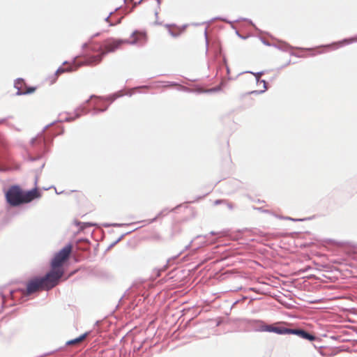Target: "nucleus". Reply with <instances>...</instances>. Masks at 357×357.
I'll return each instance as SVG.
<instances>
[{
	"label": "nucleus",
	"instance_id": "f257e3e1",
	"mask_svg": "<svg viewBox=\"0 0 357 357\" xmlns=\"http://www.w3.org/2000/svg\"><path fill=\"white\" fill-rule=\"evenodd\" d=\"M40 196V192L37 188L24 191L19 185L10 186L5 194L6 200L10 206H18L29 203Z\"/></svg>",
	"mask_w": 357,
	"mask_h": 357
},
{
	"label": "nucleus",
	"instance_id": "f03ea898",
	"mask_svg": "<svg viewBox=\"0 0 357 357\" xmlns=\"http://www.w3.org/2000/svg\"><path fill=\"white\" fill-rule=\"evenodd\" d=\"M73 246L70 244L66 245L59 252L55 254L51 261V271L47 273L59 284L60 278L64 274L63 264L68 259Z\"/></svg>",
	"mask_w": 357,
	"mask_h": 357
},
{
	"label": "nucleus",
	"instance_id": "7ed1b4c3",
	"mask_svg": "<svg viewBox=\"0 0 357 357\" xmlns=\"http://www.w3.org/2000/svg\"><path fill=\"white\" fill-rule=\"evenodd\" d=\"M126 43H128V40L116 39L113 38L105 40L103 42V50L102 53L86 57L83 61V64L96 66L100 63L106 54L114 52L115 51L121 49L123 45L126 44Z\"/></svg>",
	"mask_w": 357,
	"mask_h": 357
},
{
	"label": "nucleus",
	"instance_id": "20e7f679",
	"mask_svg": "<svg viewBox=\"0 0 357 357\" xmlns=\"http://www.w3.org/2000/svg\"><path fill=\"white\" fill-rule=\"evenodd\" d=\"M58 283L47 273L42 278H34L26 282V289L23 290L24 295H31L37 291L50 290L56 286Z\"/></svg>",
	"mask_w": 357,
	"mask_h": 357
},
{
	"label": "nucleus",
	"instance_id": "39448f33",
	"mask_svg": "<svg viewBox=\"0 0 357 357\" xmlns=\"http://www.w3.org/2000/svg\"><path fill=\"white\" fill-rule=\"evenodd\" d=\"M128 40V43H126V44H144L147 40V33L144 31H135L130 36V40Z\"/></svg>",
	"mask_w": 357,
	"mask_h": 357
},
{
	"label": "nucleus",
	"instance_id": "423d86ee",
	"mask_svg": "<svg viewBox=\"0 0 357 357\" xmlns=\"http://www.w3.org/2000/svg\"><path fill=\"white\" fill-rule=\"evenodd\" d=\"M84 48L87 52H97L101 54L103 50V43H88L84 45Z\"/></svg>",
	"mask_w": 357,
	"mask_h": 357
},
{
	"label": "nucleus",
	"instance_id": "0eeeda50",
	"mask_svg": "<svg viewBox=\"0 0 357 357\" xmlns=\"http://www.w3.org/2000/svg\"><path fill=\"white\" fill-rule=\"evenodd\" d=\"M266 330L269 332H274L278 334H291L292 329L284 327H277L273 326H267Z\"/></svg>",
	"mask_w": 357,
	"mask_h": 357
},
{
	"label": "nucleus",
	"instance_id": "6e6552de",
	"mask_svg": "<svg viewBox=\"0 0 357 357\" xmlns=\"http://www.w3.org/2000/svg\"><path fill=\"white\" fill-rule=\"evenodd\" d=\"M291 334L296 335L310 341H314L315 340V337L314 335L301 329H292Z\"/></svg>",
	"mask_w": 357,
	"mask_h": 357
},
{
	"label": "nucleus",
	"instance_id": "1a4fd4ad",
	"mask_svg": "<svg viewBox=\"0 0 357 357\" xmlns=\"http://www.w3.org/2000/svg\"><path fill=\"white\" fill-rule=\"evenodd\" d=\"M87 336V333H84L82 335H80L79 337H78L77 338H75L74 340H71L70 341H68L67 342V344L68 345H73V344H78L81 342H82Z\"/></svg>",
	"mask_w": 357,
	"mask_h": 357
},
{
	"label": "nucleus",
	"instance_id": "9d476101",
	"mask_svg": "<svg viewBox=\"0 0 357 357\" xmlns=\"http://www.w3.org/2000/svg\"><path fill=\"white\" fill-rule=\"evenodd\" d=\"M182 31V29H178L175 26H170L169 29V33L174 37H176L180 35Z\"/></svg>",
	"mask_w": 357,
	"mask_h": 357
},
{
	"label": "nucleus",
	"instance_id": "9b49d317",
	"mask_svg": "<svg viewBox=\"0 0 357 357\" xmlns=\"http://www.w3.org/2000/svg\"><path fill=\"white\" fill-rule=\"evenodd\" d=\"M73 70L72 68H70L69 70H66L65 68H59L56 72V75H61V73L66 72V71H72Z\"/></svg>",
	"mask_w": 357,
	"mask_h": 357
},
{
	"label": "nucleus",
	"instance_id": "f8f14e48",
	"mask_svg": "<svg viewBox=\"0 0 357 357\" xmlns=\"http://www.w3.org/2000/svg\"><path fill=\"white\" fill-rule=\"evenodd\" d=\"M35 90H36V88H34V87H29V88H27L25 91H24L21 92V93H24V94H28V93H33Z\"/></svg>",
	"mask_w": 357,
	"mask_h": 357
},
{
	"label": "nucleus",
	"instance_id": "ddd939ff",
	"mask_svg": "<svg viewBox=\"0 0 357 357\" xmlns=\"http://www.w3.org/2000/svg\"><path fill=\"white\" fill-rule=\"evenodd\" d=\"M177 86V84H169V85H163L162 86L166 88V87H172V86Z\"/></svg>",
	"mask_w": 357,
	"mask_h": 357
},
{
	"label": "nucleus",
	"instance_id": "4468645a",
	"mask_svg": "<svg viewBox=\"0 0 357 357\" xmlns=\"http://www.w3.org/2000/svg\"><path fill=\"white\" fill-rule=\"evenodd\" d=\"M142 88L149 89V86H142Z\"/></svg>",
	"mask_w": 357,
	"mask_h": 357
},
{
	"label": "nucleus",
	"instance_id": "2eb2a0df",
	"mask_svg": "<svg viewBox=\"0 0 357 357\" xmlns=\"http://www.w3.org/2000/svg\"><path fill=\"white\" fill-rule=\"evenodd\" d=\"M218 203H220V201L218 200L215 202V204H218Z\"/></svg>",
	"mask_w": 357,
	"mask_h": 357
}]
</instances>
